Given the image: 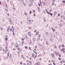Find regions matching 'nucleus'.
Listing matches in <instances>:
<instances>
[{
  "label": "nucleus",
  "mask_w": 65,
  "mask_h": 65,
  "mask_svg": "<svg viewBox=\"0 0 65 65\" xmlns=\"http://www.w3.org/2000/svg\"><path fill=\"white\" fill-rule=\"evenodd\" d=\"M5 41H7V40H8V36L7 35H6L5 37Z\"/></svg>",
  "instance_id": "obj_2"
},
{
  "label": "nucleus",
  "mask_w": 65,
  "mask_h": 65,
  "mask_svg": "<svg viewBox=\"0 0 65 65\" xmlns=\"http://www.w3.org/2000/svg\"><path fill=\"white\" fill-rule=\"evenodd\" d=\"M43 19L44 21H45V17H44L43 18Z\"/></svg>",
  "instance_id": "obj_29"
},
{
  "label": "nucleus",
  "mask_w": 65,
  "mask_h": 65,
  "mask_svg": "<svg viewBox=\"0 0 65 65\" xmlns=\"http://www.w3.org/2000/svg\"><path fill=\"white\" fill-rule=\"evenodd\" d=\"M46 45H48V43H47V42H46Z\"/></svg>",
  "instance_id": "obj_52"
},
{
  "label": "nucleus",
  "mask_w": 65,
  "mask_h": 65,
  "mask_svg": "<svg viewBox=\"0 0 65 65\" xmlns=\"http://www.w3.org/2000/svg\"><path fill=\"white\" fill-rule=\"evenodd\" d=\"M53 2H55V0H52Z\"/></svg>",
  "instance_id": "obj_53"
},
{
  "label": "nucleus",
  "mask_w": 65,
  "mask_h": 65,
  "mask_svg": "<svg viewBox=\"0 0 65 65\" xmlns=\"http://www.w3.org/2000/svg\"><path fill=\"white\" fill-rule=\"evenodd\" d=\"M62 18H63V19H64V20H65V17H64V15H63L62 16Z\"/></svg>",
  "instance_id": "obj_24"
},
{
  "label": "nucleus",
  "mask_w": 65,
  "mask_h": 65,
  "mask_svg": "<svg viewBox=\"0 0 65 65\" xmlns=\"http://www.w3.org/2000/svg\"><path fill=\"white\" fill-rule=\"evenodd\" d=\"M60 62L61 63V64H62V63H63V62H62V61H61Z\"/></svg>",
  "instance_id": "obj_41"
},
{
  "label": "nucleus",
  "mask_w": 65,
  "mask_h": 65,
  "mask_svg": "<svg viewBox=\"0 0 65 65\" xmlns=\"http://www.w3.org/2000/svg\"><path fill=\"white\" fill-rule=\"evenodd\" d=\"M22 41H24V38H22Z\"/></svg>",
  "instance_id": "obj_37"
},
{
  "label": "nucleus",
  "mask_w": 65,
  "mask_h": 65,
  "mask_svg": "<svg viewBox=\"0 0 65 65\" xmlns=\"http://www.w3.org/2000/svg\"><path fill=\"white\" fill-rule=\"evenodd\" d=\"M30 17H27V19H26V20H28V21H29V20H30Z\"/></svg>",
  "instance_id": "obj_4"
},
{
  "label": "nucleus",
  "mask_w": 65,
  "mask_h": 65,
  "mask_svg": "<svg viewBox=\"0 0 65 65\" xmlns=\"http://www.w3.org/2000/svg\"><path fill=\"white\" fill-rule=\"evenodd\" d=\"M10 31L11 32V31H12V29L10 28Z\"/></svg>",
  "instance_id": "obj_28"
},
{
  "label": "nucleus",
  "mask_w": 65,
  "mask_h": 65,
  "mask_svg": "<svg viewBox=\"0 0 65 65\" xmlns=\"http://www.w3.org/2000/svg\"><path fill=\"white\" fill-rule=\"evenodd\" d=\"M47 34H48V33L47 32H45V35H47Z\"/></svg>",
  "instance_id": "obj_31"
},
{
  "label": "nucleus",
  "mask_w": 65,
  "mask_h": 65,
  "mask_svg": "<svg viewBox=\"0 0 65 65\" xmlns=\"http://www.w3.org/2000/svg\"><path fill=\"white\" fill-rule=\"evenodd\" d=\"M20 48L18 47V48H17V49L19 51V50H20Z\"/></svg>",
  "instance_id": "obj_50"
},
{
  "label": "nucleus",
  "mask_w": 65,
  "mask_h": 65,
  "mask_svg": "<svg viewBox=\"0 0 65 65\" xmlns=\"http://www.w3.org/2000/svg\"><path fill=\"white\" fill-rule=\"evenodd\" d=\"M59 40L60 41H62V39H59Z\"/></svg>",
  "instance_id": "obj_45"
},
{
  "label": "nucleus",
  "mask_w": 65,
  "mask_h": 65,
  "mask_svg": "<svg viewBox=\"0 0 65 65\" xmlns=\"http://www.w3.org/2000/svg\"><path fill=\"white\" fill-rule=\"evenodd\" d=\"M40 38H39L38 39H37L38 40H40Z\"/></svg>",
  "instance_id": "obj_56"
},
{
  "label": "nucleus",
  "mask_w": 65,
  "mask_h": 65,
  "mask_svg": "<svg viewBox=\"0 0 65 65\" xmlns=\"http://www.w3.org/2000/svg\"><path fill=\"white\" fill-rule=\"evenodd\" d=\"M59 48H60H60H61V46H59Z\"/></svg>",
  "instance_id": "obj_54"
},
{
  "label": "nucleus",
  "mask_w": 65,
  "mask_h": 65,
  "mask_svg": "<svg viewBox=\"0 0 65 65\" xmlns=\"http://www.w3.org/2000/svg\"><path fill=\"white\" fill-rule=\"evenodd\" d=\"M62 2H63L64 3H65V1H63Z\"/></svg>",
  "instance_id": "obj_34"
},
{
  "label": "nucleus",
  "mask_w": 65,
  "mask_h": 65,
  "mask_svg": "<svg viewBox=\"0 0 65 65\" xmlns=\"http://www.w3.org/2000/svg\"><path fill=\"white\" fill-rule=\"evenodd\" d=\"M54 3H52V5H54Z\"/></svg>",
  "instance_id": "obj_48"
},
{
  "label": "nucleus",
  "mask_w": 65,
  "mask_h": 65,
  "mask_svg": "<svg viewBox=\"0 0 65 65\" xmlns=\"http://www.w3.org/2000/svg\"><path fill=\"white\" fill-rule=\"evenodd\" d=\"M31 34V32H28V35H30Z\"/></svg>",
  "instance_id": "obj_18"
},
{
  "label": "nucleus",
  "mask_w": 65,
  "mask_h": 65,
  "mask_svg": "<svg viewBox=\"0 0 65 65\" xmlns=\"http://www.w3.org/2000/svg\"><path fill=\"white\" fill-rule=\"evenodd\" d=\"M53 65H56V64H55V63L54 62H53Z\"/></svg>",
  "instance_id": "obj_35"
},
{
  "label": "nucleus",
  "mask_w": 65,
  "mask_h": 65,
  "mask_svg": "<svg viewBox=\"0 0 65 65\" xmlns=\"http://www.w3.org/2000/svg\"><path fill=\"white\" fill-rule=\"evenodd\" d=\"M54 14H55V15L56 14H57V12H54Z\"/></svg>",
  "instance_id": "obj_47"
},
{
  "label": "nucleus",
  "mask_w": 65,
  "mask_h": 65,
  "mask_svg": "<svg viewBox=\"0 0 65 65\" xmlns=\"http://www.w3.org/2000/svg\"><path fill=\"white\" fill-rule=\"evenodd\" d=\"M25 48H26V49H27V48H28V47L27 46H25Z\"/></svg>",
  "instance_id": "obj_27"
},
{
  "label": "nucleus",
  "mask_w": 65,
  "mask_h": 65,
  "mask_svg": "<svg viewBox=\"0 0 65 65\" xmlns=\"http://www.w3.org/2000/svg\"><path fill=\"white\" fill-rule=\"evenodd\" d=\"M38 5L39 6H40V4L39 3L38 4Z\"/></svg>",
  "instance_id": "obj_58"
},
{
  "label": "nucleus",
  "mask_w": 65,
  "mask_h": 65,
  "mask_svg": "<svg viewBox=\"0 0 65 65\" xmlns=\"http://www.w3.org/2000/svg\"><path fill=\"white\" fill-rule=\"evenodd\" d=\"M40 62H38L37 63H36V65H40Z\"/></svg>",
  "instance_id": "obj_8"
},
{
  "label": "nucleus",
  "mask_w": 65,
  "mask_h": 65,
  "mask_svg": "<svg viewBox=\"0 0 65 65\" xmlns=\"http://www.w3.org/2000/svg\"><path fill=\"white\" fill-rule=\"evenodd\" d=\"M38 45L39 46H41V44L40 43H39Z\"/></svg>",
  "instance_id": "obj_12"
},
{
  "label": "nucleus",
  "mask_w": 65,
  "mask_h": 65,
  "mask_svg": "<svg viewBox=\"0 0 65 65\" xmlns=\"http://www.w3.org/2000/svg\"><path fill=\"white\" fill-rule=\"evenodd\" d=\"M25 1L27 3H28V0H25Z\"/></svg>",
  "instance_id": "obj_55"
},
{
  "label": "nucleus",
  "mask_w": 65,
  "mask_h": 65,
  "mask_svg": "<svg viewBox=\"0 0 65 65\" xmlns=\"http://www.w3.org/2000/svg\"><path fill=\"white\" fill-rule=\"evenodd\" d=\"M29 62L30 63V64H32V62L30 61V60L29 61Z\"/></svg>",
  "instance_id": "obj_17"
},
{
  "label": "nucleus",
  "mask_w": 65,
  "mask_h": 65,
  "mask_svg": "<svg viewBox=\"0 0 65 65\" xmlns=\"http://www.w3.org/2000/svg\"><path fill=\"white\" fill-rule=\"evenodd\" d=\"M27 24L28 25H31L32 24V22H31V20H29L27 21Z\"/></svg>",
  "instance_id": "obj_1"
},
{
  "label": "nucleus",
  "mask_w": 65,
  "mask_h": 65,
  "mask_svg": "<svg viewBox=\"0 0 65 65\" xmlns=\"http://www.w3.org/2000/svg\"><path fill=\"white\" fill-rule=\"evenodd\" d=\"M26 39H28V37H27V36H26Z\"/></svg>",
  "instance_id": "obj_44"
},
{
  "label": "nucleus",
  "mask_w": 65,
  "mask_h": 65,
  "mask_svg": "<svg viewBox=\"0 0 65 65\" xmlns=\"http://www.w3.org/2000/svg\"><path fill=\"white\" fill-rule=\"evenodd\" d=\"M7 7V5H6V7Z\"/></svg>",
  "instance_id": "obj_63"
},
{
  "label": "nucleus",
  "mask_w": 65,
  "mask_h": 65,
  "mask_svg": "<svg viewBox=\"0 0 65 65\" xmlns=\"http://www.w3.org/2000/svg\"><path fill=\"white\" fill-rule=\"evenodd\" d=\"M14 28H13L12 29V31H14Z\"/></svg>",
  "instance_id": "obj_57"
},
{
  "label": "nucleus",
  "mask_w": 65,
  "mask_h": 65,
  "mask_svg": "<svg viewBox=\"0 0 65 65\" xmlns=\"http://www.w3.org/2000/svg\"><path fill=\"white\" fill-rule=\"evenodd\" d=\"M62 47H64V45H62Z\"/></svg>",
  "instance_id": "obj_40"
},
{
  "label": "nucleus",
  "mask_w": 65,
  "mask_h": 65,
  "mask_svg": "<svg viewBox=\"0 0 65 65\" xmlns=\"http://www.w3.org/2000/svg\"><path fill=\"white\" fill-rule=\"evenodd\" d=\"M11 18H9V21L10 24H11Z\"/></svg>",
  "instance_id": "obj_5"
},
{
  "label": "nucleus",
  "mask_w": 65,
  "mask_h": 65,
  "mask_svg": "<svg viewBox=\"0 0 65 65\" xmlns=\"http://www.w3.org/2000/svg\"><path fill=\"white\" fill-rule=\"evenodd\" d=\"M13 36H14V32L13 33Z\"/></svg>",
  "instance_id": "obj_39"
},
{
  "label": "nucleus",
  "mask_w": 65,
  "mask_h": 65,
  "mask_svg": "<svg viewBox=\"0 0 65 65\" xmlns=\"http://www.w3.org/2000/svg\"><path fill=\"white\" fill-rule=\"evenodd\" d=\"M59 25L60 26V27H61V26H62V25L61 24H59Z\"/></svg>",
  "instance_id": "obj_33"
},
{
  "label": "nucleus",
  "mask_w": 65,
  "mask_h": 65,
  "mask_svg": "<svg viewBox=\"0 0 65 65\" xmlns=\"http://www.w3.org/2000/svg\"><path fill=\"white\" fill-rule=\"evenodd\" d=\"M9 28H10V27H8L7 28V32H9Z\"/></svg>",
  "instance_id": "obj_6"
},
{
  "label": "nucleus",
  "mask_w": 65,
  "mask_h": 65,
  "mask_svg": "<svg viewBox=\"0 0 65 65\" xmlns=\"http://www.w3.org/2000/svg\"><path fill=\"white\" fill-rule=\"evenodd\" d=\"M6 44L7 46L8 45V43H6Z\"/></svg>",
  "instance_id": "obj_43"
},
{
  "label": "nucleus",
  "mask_w": 65,
  "mask_h": 65,
  "mask_svg": "<svg viewBox=\"0 0 65 65\" xmlns=\"http://www.w3.org/2000/svg\"><path fill=\"white\" fill-rule=\"evenodd\" d=\"M21 1L22 2H23V3H24V1H23V0H21Z\"/></svg>",
  "instance_id": "obj_36"
},
{
  "label": "nucleus",
  "mask_w": 65,
  "mask_h": 65,
  "mask_svg": "<svg viewBox=\"0 0 65 65\" xmlns=\"http://www.w3.org/2000/svg\"><path fill=\"white\" fill-rule=\"evenodd\" d=\"M29 60H27L26 61L27 62H29Z\"/></svg>",
  "instance_id": "obj_60"
},
{
  "label": "nucleus",
  "mask_w": 65,
  "mask_h": 65,
  "mask_svg": "<svg viewBox=\"0 0 65 65\" xmlns=\"http://www.w3.org/2000/svg\"><path fill=\"white\" fill-rule=\"evenodd\" d=\"M30 2H34V0H30L29 1Z\"/></svg>",
  "instance_id": "obj_9"
},
{
  "label": "nucleus",
  "mask_w": 65,
  "mask_h": 65,
  "mask_svg": "<svg viewBox=\"0 0 65 65\" xmlns=\"http://www.w3.org/2000/svg\"><path fill=\"white\" fill-rule=\"evenodd\" d=\"M9 57L10 58H12V55H11L10 54L9 56Z\"/></svg>",
  "instance_id": "obj_14"
},
{
  "label": "nucleus",
  "mask_w": 65,
  "mask_h": 65,
  "mask_svg": "<svg viewBox=\"0 0 65 65\" xmlns=\"http://www.w3.org/2000/svg\"><path fill=\"white\" fill-rule=\"evenodd\" d=\"M63 50H61V52H63Z\"/></svg>",
  "instance_id": "obj_59"
},
{
  "label": "nucleus",
  "mask_w": 65,
  "mask_h": 65,
  "mask_svg": "<svg viewBox=\"0 0 65 65\" xmlns=\"http://www.w3.org/2000/svg\"><path fill=\"white\" fill-rule=\"evenodd\" d=\"M52 29L53 31H54V32H55V29H54L53 28H52Z\"/></svg>",
  "instance_id": "obj_11"
},
{
  "label": "nucleus",
  "mask_w": 65,
  "mask_h": 65,
  "mask_svg": "<svg viewBox=\"0 0 65 65\" xmlns=\"http://www.w3.org/2000/svg\"><path fill=\"white\" fill-rule=\"evenodd\" d=\"M31 5H31V3H30L29 4V7H30L31 6Z\"/></svg>",
  "instance_id": "obj_15"
},
{
  "label": "nucleus",
  "mask_w": 65,
  "mask_h": 65,
  "mask_svg": "<svg viewBox=\"0 0 65 65\" xmlns=\"http://www.w3.org/2000/svg\"><path fill=\"white\" fill-rule=\"evenodd\" d=\"M1 30H3V28H2V27H1Z\"/></svg>",
  "instance_id": "obj_42"
},
{
  "label": "nucleus",
  "mask_w": 65,
  "mask_h": 65,
  "mask_svg": "<svg viewBox=\"0 0 65 65\" xmlns=\"http://www.w3.org/2000/svg\"><path fill=\"white\" fill-rule=\"evenodd\" d=\"M51 56L53 58H54V57H55V55H54V53H53L52 54Z\"/></svg>",
  "instance_id": "obj_3"
},
{
  "label": "nucleus",
  "mask_w": 65,
  "mask_h": 65,
  "mask_svg": "<svg viewBox=\"0 0 65 65\" xmlns=\"http://www.w3.org/2000/svg\"><path fill=\"white\" fill-rule=\"evenodd\" d=\"M38 37H40V35H38Z\"/></svg>",
  "instance_id": "obj_61"
},
{
  "label": "nucleus",
  "mask_w": 65,
  "mask_h": 65,
  "mask_svg": "<svg viewBox=\"0 0 65 65\" xmlns=\"http://www.w3.org/2000/svg\"><path fill=\"white\" fill-rule=\"evenodd\" d=\"M9 52H8L7 54V56H8V57H9Z\"/></svg>",
  "instance_id": "obj_22"
},
{
  "label": "nucleus",
  "mask_w": 65,
  "mask_h": 65,
  "mask_svg": "<svg viewBox=\"0 0 65 65\" xmlns=\"http://www.w3.org/2000/svg\"><path fill=\"white\" fill-rule=\"evenodd\" d=\"M15 46L17 47H18V44L17 43L16 44Z\"/></svg>",
  "instance_id": "obj_10"
},
{
  "label": "nucleus",
  "mask_w": 65,
  "mask_h": 65,
  "mask_svg": "<svg viewBox=\"0 0 65 65\" xmlns=\"http://www.w3.org/2000/svg\"><path fill=\"white\" fill-rule=\"evenodd\" d=\"M32 40L33 41H35V40L34 39V38H33L32 39Z\"/></svg>",
  "instance_id": "obj_19"
},
{
  "label": "nucleus",
  "mask_w": 65,
  "mask_h": 65,
  "mask_svg": "<svg viewBox=\"0 0 65 65\" xmlns=\"http://www.w3.org/2000/svg\"><path fill=\"white\" fill-rule=\"evenodd\" d=\"M29 29H31L32 28H31V27L30 26L29 27Z\"/></svg>",
  "instance_id": "obj_46"
},
{
  "label": "nucleus",
  "mask_w": 65,
  "mask_h": 65,
  "mask_svg": "<svg viewBox=\"0 0 65 65\" xmlns=\"http://www.w3.org/2000/svg\"><path fill=\"white\" fill-rule=\"evenodd\" d=\"M46 12L48 14H49L50 13L48 12V11H47V9H46Z\"/></svg>",
  "instance_id": "obj_13"
},
{
  "label": "nucleus",
  "mask_w": 65,
  "mask_h": 65,
  "mask_svg": "<svg viewBox=\"0 0 65 65\" xmlns=\"http://www.w3.org/2000/svg\"><path fill=\"white\" fill-rule=\"evenodd\" d=\"M36 35H38V31H37L36 33Z\"/></svg>",
  "instance_id": "obj_25"
},
{
  "label": "nucleus",
  "mask_w": 65,
  "mask_h": 65,
  "mask_svg": "<svg viewBox=\"0 0 65 65\" xmlns=\"http://www.w3.org/2000/svg\"><path fill=\"white\" fill-rule=\"evenodd\" d=\"M32 57H34V53H33L32 54Z\"/></svg>",
  "instance_id": "obj_20"
},
{
  "label": "nucleus",
  "mask_w": 65,
  "mask_h": 65,
  "mask_svg": "<svg viewBox=\"0 0 65 65\" xmlns=\"http://www.w3.org/2000/svg\"><path fill=\"white\" fill-rule=\"evenodd\" d=\"M49 65H52V64H51V63H49L48 64Z\"/></svg>",
  "instance_id": "obj_64"
},
{
  "label": "nucleus",
  "mask_w": 65,
  "mask_h": 65,
  "mask_svg": "<svg viewBox=\"0 0 65 65\" xmlns=\"http://www.w3.org/2000/svg\"><path fill=\"white\" fill-rule=\"evenodd\" d=\"M42 3L43 4V5H44L45 6L46 4H45V3L44 2H42Z\"/></svg>",
  "instance_id": "obj_7"
},
{
  "label": "nucleus",
  "mask_w": 65,
  "mask_h": 65,
  "mask_svg": "<svg viewBox=\"0 0 65 65\" xmlns=\"http://www.w3.org/2000/svg\"><path fill=\"white\" fill-rule=\"evenodd\" d=\"M13 10H15V8H14V7H13Z\"/></svg>",
  "instance_id": "obj_49"
},
{
  "label": "nucleus",
  "mask_w": 65,
  "mask_h": 65,
  "mask_svg": "<svg viewBox=\"0 0 65 65\" xmlns=\"http://www.w3.org/2000/svg\"><path fill=\"white\" fill-rule=\"evenodd\" d=\"M62 61L63 63H65V61L64 60H62Z\"/></svg>",
  "instance_id": "obj_32"
},
{
  "label": "nucleus",
  "mask_w": 65,
  "mask_h": 65,
  "mask_svg": "<svg viewBox=\"0 0 65 65\" xmlns=\"http://www.w3.org/2000/svg\"><path fill=\"white\" fill-rule=\"evenodd\" d=\"M58 17H60V14L59 13L58 14Z\"/></svg>",
  "instance_id": "obj_62"
},
{
  "label": "nucleus",
  "mask_w": 65,
  "mask_h": 65,
  "mask_svg": "<svg viewBox=\"0 0 65 65\" xmlns=\"http://www.w3.org/2000/svg\"><path fill=\"white\" fill-rule=\"evenodd\" d=\"M33 12H34V13H35V10H33Z\"/></svg>",
  "instance_id": "obj_38"
},
{
  "label": "nucleus",
  "mask_w": 65,
  "mask_h": 65,
  "mask_svg": "<svg viewBox=\"0 0 65 65\" xmlns=\"http://www.w3.org/2000/svg\"><path fill=\"white\" fill-rule=\"evenodd\" d=\"M51 37H53V35L52 34H51Z\"/></svg>",
  "instance_id": "obj_30"
},
{
  "label": "nucleus",
  "mask_w": 65,
  "mask_h": 65,
  "mask_svg": "<svg viewBox=\"0 0 65 65\" xmlns=\"http://www.w3.org/2000/svg\"><path fill=\"white\" fill-rule=\"evenodd\" d=\"M49 14H50V15H51V16H52L53 15V14L52 13H49Z\"/></svg>",
  "instance_id": "obj_21"
},
{
  "label": "nucleus",
  "mask_w": 65,
  "mask_h": 65,
  "mask_svg": "<svg viewBox=\"0 0 65 65\" xmlns=\"http://www.w3.org/2000/svg\"><path fill=\"white\" fill-rule=\"evenodd\" d=\"M31 2V3H30L31 5H33V3L32 2Z\"/></svg>",
  "instance_id": "obj_23"
},
{
  "label": "nucleus",
  "mask_w": 65,
  "mask_h": 65,
  "mask_svg": "<svg viewBox=\"0 0 65 65\" xmlns=\"http://www.w3.org/2000/svg\"><path fill=\"white\" fill-rule=\"evenodd\" d=\"M50 11L51 12V11H52V8L51 9V10H50Z\"/></svg>",
  "instance_id": "obj_51"
},
{
  "label": "nucleus",
  "mask_w": 65,
  "mask_h": 65,
  "mask_svg": "<svg viewBox=\"0 0 65 65\" xmlns=\"http://www.w3.org/2000/svg\"><path fill=\"white\" fill-rule=\"evenodd\" d=\"M38 11L40 12V8H39V7H38Z\"/></svg>",
  "instance_id": "obj_16"
},
{
  "label": "nucleus",
  "mask_w": 65,
  "mask_h": 65,
  "mask_svg": "<svg viewBox=\"0 0 65 65\" xmlns=\"http://www.w3.org/2000/svg\"><path fill=\"white\" fill-rule=\"evenodd\" d=\"M31 13H32V11H29V14H31Z\"/></svg>",
  "instance_id": "obj_26"
}]
</instances>
